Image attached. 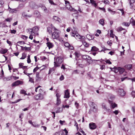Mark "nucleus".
<instances>
[{
	"label": "nucleus",
	"instance_id": "nucleus-37",
	"mask_svg": "<svg viewBox=\"0 0 135 135\" xmlns=\"http://www.w3.org/2000/svg\"><path fill=\"white\" fill-rule=\"evenodd\" d=\"M91 110H92L94 112H96L97 111L96 109L95 108V106H91Z\"/></svg>",
	"mask_w": 135,
	"mask_h": 135
},
{
	"label": "nucleus",
	"instance_id": "nucleus-50",
	"mask_svg": "<svg viewBox=\"0 0 135 135\" xmlns=\"http://www.w3.org/2000/svg\"><path fill=\"white\" fill-rule=\"evenodd\" d=\"M64 45L65 47L68 48L70 46V44L66 42L65 44Z\"/></svg>",
	"mask_w": 135,
	"mask_h": 135
},
{
	"label": "nucleus",
	"instance_id": "nucleus-52",
	"mask_svg": "<svg viewBox=\"0 0 135 135\" xmlns=\"http://www.w3.org/2000/svg\"><path fill=\"white\" fill-rule=\"evenodd\" d=\"M32 15H25V17H26L27 18L28 17V18H30L32 17Z\"/></svg>",
	"mask_w": 135,
	"mask_h": 135
},
{
	"label": "nucleus",
	"instance_id": "nucleus-56",
	"mask_svg": "<svg viewBox=\"0 0 135 135\" xmlns=\"http://www.w3.org/2000/svg\"><path fill=\"white\" fill-rule=\"evenodd\" d=\"M16 30H11V33H12L15 34L16 33Z\"/></svg>",
	"mask_w": 135,
	"mask_h": 135
},
{
	"label": "nucleus",
	"instance_id": "nucleus-55",
	"mask_svg": "<svg viewBox=\"0 0 135 135\" xmlns=\"http://www.w3.org/2000/svg\"><path fill=\"white\" fill-rule=\"evenodd\" d=\"M102 2H103L105 4H109V1L108 0H105L104 1H102Z\"/></svg>",
	"mask_w": 135,
	"mask_h": 135
},
{
	"label": "nucleus",
	"instance_id": "nucleus-9",
	"mask_svg": "<svg viewBox=\"0 0 135 135\" xmlns=\"http://www.w3.org/2000/svg\"><path fill=\"white\" fill-rule=\"evenodd\" d=\"M109 102L110 104V107L111 108L113 109L114 108L117 107V105L115 103L113 102L112 101L110 100H109Z\"/></svg>",
	"mask_w": 135,
	"mask_h": 135
},
{
	"label": "nucleus",
	"instance_id": "nucleus-10",
	"mask_svg": "<svg viewBox=\"0 0 135 135\" xmlns=\"http://www.w3.org/2000/svg\"><path fill=\"white\" fill-rule=\"evenodd\" d=\"M22 84L23 82L22 81H21L19 80H18L12 84V86H16L19 84Z\"/></svg>",
	"mask_w": 135,
	"mask_h": 135
},
{
	"label": "nucleus",
	"instance_id": "nucleus-15",
	"mask_svg": "<svg viewBox=\"0 0 135 135\" xmlns=\"http://www.w3.org/2000/svg\"><path fill=\"white\" fill-rule=\"evenodd\" d=\"M130 4V7L131 8H133V3L135 2V0H129Z\"/></svg>",
	"mask_w": 135,
	"mask_h": 135
},
{
	"label": "nucleus",
	"instance_id": "nucleus-64",
	"mask_svg": "<svg viewBox=\"0 0 135 135\" xmlns=\"http://www.w3.org/2000/svg\"><path fill=\"white\" fill-rule=\"evenodd\" d=\"M113 69H114V71L115 73H117L118 71L119 70L118 69L115 68H114Z\"/></svg>",
	"mask_w": 135,
	"mask_h": 135
},
{
	"label": "nucleus",
	"instance_id": "nucleus-47",
	"mask_svg": "<svg viewBox=\"0 0 135 135\" xmlns=\"http://www.w3.org/2000/svg\"><path fill=\"white\" fill-rule=\"evenodd\" d=\"M29 33L30 34V35L29 36V38L32 40L33 38V36H35V35H32V34H31V33Z\"/></svg>",
	"mask_w": 135,
	"mask_h": 135
},
{
	"label": "nucleus",
	"instance_id": "nucleus-46",
	"mask_svg": "<svg viewBox=\"0 0 135 135\" xmlns=\"http://www.w3.org/2000/svg\"><path fill=\"white\" fill-rule=\"evenodd\" d=\"M61 103V101L60 99H57V102L56 104L57 105H59Z\"/></svg>",
	"mask_w": 135,
	"mask_h": 135
},
{
	"label": "nucleus",
	"instance_id": "nucleus-12",
	"mask_svg": "<svg viewBox=\"0 0 135 135\" xmlns=\"http://www.w3.org/2000/svg\"><path fill=\"white\" fill-rule=\"evenodd\" d=\"M66 7L67 9L70 11L74 12L76 11L74 8H72L69 4H66Z\"/></svg>",
	"mask_w": 135,
	"mask_h": 135
},
{
	"label": "nucleus",
	"instance_id": "nucleus-32",
	"mask_svg": "<svg viewBox=\"0 0 135 135\" xmlns=\"http://www.w3.org/2000/svg\"><path fill=\"white\" fill-rule=\"evenodd\" d=\"M124 71V69L123 68H120L119 69V71L120 74H122Z\"/></svg>",
	"mask_w": 135,
	"mask_h": 135
},
{
	"label": "nucleus",
	"instance_id": "nucleus-8",
	"mask_svg": "<svg viewBox=\"0 0 135 135\" xmlns=\"http://www.w3.org/2000/svg\"><path fill=\"white\" fill-rule=\"evenodd\" d=\"M59 36V33L58 32H54L52 35V37L54 39H57Z\"/></svg>",
	"mask_w": 135,
	"mask_h": 135
},
{
	"label": "nucleus",
	"instance_id": "nucleus-29",
	"mask_svg": "<svg viewBox=\"0 0 135 135\" xmlns=\"http://www.w3.org/2000/svg\"><path fill=\"white\" fill-rule=\"evenodd\" d=\"M130 22L132 26H135V21L134 20L131 18L130 20Z\"/></svg>",
	"mask_w": 135,
	"mask_h": 135
},
{
	"label": "nucleus",
	"instance_id": "nucleus-1",
	"mask_svg": "<svg viewBox=\"0 0 135 135\" xmlns=\"http://www.w3.org/2000/svg\"><path fill=\"white\" fill-rule=\"evenodd\" d=\"M39 29L37 26H36L33 27L32 28H29L26 30V31L27 32L31 33L32 35H38V34L37 32L38 31Z\"/></svg>",
	"mask_w": 135,
	"mask_h": 135
},
{
	"label": "nucleus",
	"instance_id": "nucleus-53",
	"mask_svg": "<svg viewBox=\"0 0 135 135\" xmlns=\"http://www.w3.org/2000/svg\"><path fill=\"white\" fill-rule=\"evenodd\" d=\"M131 95L133 98L135 97V92L133 91L131 93Z\"/></svg>",
	"mask_w": 135,
	"mask_h": 135
},
{
	"label": "nucleus",
	"instance_id": "nucleus-54",
	"mask_svg": "<svg viewBox=\"0 0 135 135\" xmlns=\"http://www.w3.org/2000/svg\"><path fill=\"white\" fill-rule=\"evenodd\" d=\"M113 113L115 114V115H117L119 112V111L118 110H115V111H113Z\"/></svg>",
	"mask_w": 135,
	"mask_h": 135
},
{
	"label": "nucleus",
	"instance_id": "nucleus-27",
	"mask_svg": "<svg viewBox=\"0 0 135 135\" xmlns=\"http://www.w3.org/2000/svg\"><path fill=\"white\" fill-rule=\"evenodd\" d=\"M90 3L92 4V5H93L94 6L96 7L97 6V4L95 2V1L94 0H90Z\"/></svg>",
	"mask_w": 135,
	"mask_h": 135
},
{
	"label": "nucleus",
	"instance_id": "nucleus-33",
	"mask_svg": "<svg viewBox=\"0 0 135 135\" xmlns=\"http://www.w3.org/2000/svg\"><path fill=\"white\" fill-rule=\"evenodd\" d=\"M132 66L131 65L129 64L126 65L125 67L126 69L129 70L131 69Z\"/></svg>",
	"mask_w": 135,
	"mask_h": 135
},
{
	"label": "nucleus",
	"instance_id": "nucleus-62",
	"mask_svg": "<svg viewBox=\"0 0 135 135\" xmlns=\"http://www.w3.org/2000/svg\"><path fill=\"white\" fill-rule=\"evenodd\" d=\"M75 104L76 108H78V106H79V104L76 102L75 103Z\"/></svg>",
	"mask_w": 135,
	"mask_h": 135
},
{
	"label": "nucleus",
	"instance_id": "nucleus-25",
	"mask_svg": "<svg viewBox=\"0 0 135 135\" xmlns=\"http://www.w3.org/2000/svg\"><path fill=\"white\" fill-rule=\"evenodd\" d=\"M39 74L38 72H37L36 73V80L38 81H39L41 79L39 77Z\"/></svg>",
	"mask_w": 135,
	"mask_h": 135
},
{
	"label": "nucleus",
	"instance_id": "nucleus-57",
	"mask_svg": "<svg viewBox=\"0 0 135 135\" xmlns=\"http://www.w3.org/2000/svg\"><path fill=\"white\" fill-rule=\"evenodd\" d=\"M74 55H75V56L78 57H79V53L76 52H75L74 53Z\"/></svg>",
	"mask_w": 135,
	"mask_h": 135
},
{
	"label": "nucleus",
	"instance_id": "nucleus-45",
	"mask_svg": "<svg viewBox=\"0 0 135 135\" xmlns=\"http://www.w3.org/2000/svg\"><path fill=\"white\" fill-rule=\"evenodd\" d=\"M28 77L29 79V81L31 82V83H33V80L32 79V78H31L29 76H28Z\"/></svg>",
	"mask_w": 135,
	"mask_h": 135
},
{
	"label": "nucleus",
	"instance_id": "nucleus-14",
	"mask_svg": "<svg viewBox=\"0 0 135 135\" xmlns=\"http://www.w3.org/2000/svg\"><path fill=\"white\" fill-rule=\"evenodd\" d=\"M90 128L91 129H95L97 127V126L94 123H91L89 124Z\"/></svg>",
	"mask_w": 135,
	"mask_h": 135
},
{
	"label": "nucleus",
	"instance_id": "nucleus-3",
	"mask_svg": "<svg viewBox=\"0 0 135 135\" xmlns=\"http://www.w3.org/2000/svg\"><path fill=\"white\" fill-rule=\"evenodd\" d=\"M38 7L41 8L44 12L45 13H47L49 12V11L44 4L41 3L39 4L38 6Z\"/></svg>",
	"mask_w": 135,
	"mask_h": 135
},
{
	"label": "nucleus",
	"instance_id": "nucleus-36",
	"mask_svg": "<svg viewBox=\"0 0 135 135\" xmlns=\"http://www.w3.org/2000/svg\"><path fill=\"white\" fill-rule=\"evenodd\" d=\"M116 30L117 31H121L122 30H124V29L122 28L121 27H119L117 28H116Z\"/></svg>",
	"mask_w": 135,
	"mask_h": 135
},
{
	"label": "nucleus",
	"instance_id": "nucleus-17",
	"mask_svg": "<svg viewBox=\"0 0 135 135\" xmlns=\"http://www.w3.org/2000/svg\"><path fill=\"white\" fill-rule=\"evenodd\" d=\"M86 37L89 40L93 39L94 38L93 35L90 34L87 35L86 36Z\"/></svg>",
	"mask_w": 135,
	"mask_h": 135
},
{
	"label": "nucleus",
	"instance_id": "nucleus-35",
	"mask_svg": "<svg viewBox=\"0 0 135 135\" xmlns=\"http://www.w3.org/2000/svg\"><path fill=\"white\" fill-rule=\"evenodd\" d=\"M53 19L58 21L59 22L60 21V19L57 17L56 16H54L53 17Z\"/></svg>",
	"mask_w": 135,
	"mask_h": 135
},
{
	"label": "nucleus",
	"instance_id": "nucleus-2",
	"mask_svg": "<svg viewBox=\"0 0 135 135\" xmlns=\"http://www.w3.org/2000/svg\"><path fill=\"white\" fill-rule=\"evenodd\" d=\"M62 59L60 57H57L54 62V66L56 67L60 66V64L62 63Z\"/></svg>",
	"mask_w": 135,
	"mask_h": 135
},
{
	"label": "nucleus",
	"instance_id": "nucleus-31",
	"mask_svg": "<svg viewBox=\"0 0 135 135\" xmlns=\"http://www.w3.org/2000/svg\"><path fill=\"white\" fill-rule=\"evenodd\" d=\"M76 31L75 30L74 31H73V32H72L70 33V35L74 37H75V35H76Z\"/></svg>",
	"mask_w": 135,
	"mask_h": 135
},
{
	"label": "nucleus",
	"instance_id": "nucleus-6",
	"mask_svg": "<svg viewBox=\"0 0 135 135\" xmlns=\"http://www.w3.org/2000/svg\"><path fill=\"white\" fill-rule=\"evenodd\" d=\"M83 59H86L88 62H89L90 61L91 59V58L89 56L87 55H83L82 56Z\"/></svg>",
	"mask_w": 135,
	"mask_h": 135
},
{
	"label": "nucleus",
	"instance_id": "nucleus-19",
	"mask_svg": "<svg viewBox=\"0 0 135 135\" xmlns=\"http://www.w3.org/2000/svg\"><path fill=\"white\" fill-rule=\"evenodd\" d=\"M8 10L9 12L11 13H14L16 12L17 11L16 8L12 9L9 7Z\"/></svg>",
	"mask_w": 135,
	"mask_h": 135
},
{
	"label": "nucleus",
	"instance_id": "nucleus-11",
	"mask_svg": "<svg viewBox=\"0 0 135 135\" xmlns=\"http://www.w3.org/2000/svg\"><path fill=\"white\" fill-rule=\"evenodd\" d=\"M59 132L60 135H68V132L66 128L64 130L60 131Z\"/></svg>",
	"mask_w": 135,
	"mask_h": 135
},
{
	"label": "nucleus",
	"instance_id": "nucleus-58",
	"mask_svg": "<svg viewBox=\"0 0 135 135\" xmlns=\"http://www.w3.org/2000/svg\"><path fill=\"white\" fill-rule=\"evenodd\" d=\"M105 62H106V63H108L109 64H112L111 62H110V60H107Z\"/></svg>",
	"mask_w": 135,
	"mask_h": 135
},
{
	"label": "nucleus",
	"instance_id": "nucleus-44",
	"mask_svg": "<svg viewBox=\"0 0 135 135\" xmlns=\"http://www.w3.org/2000/svg\"><path fill=\"white\" fill-rule=\"evenodd\" d=\"M115 97L114 95H111L109 98V99L111 101L113 100L114 99Z\"/></svg>",
	"mask_w": 135,
	"mask_h": 135
},
{
	"label": "nucleus",
	"instance_id": "nucleus-30",
	"mask_svg": "<svg viewBox=\"0 0 135 135\" xmlns=\"http://www.w3.org/2000/svg\"><path fill=\"white\" fill-rule=\"evenodd\" d=\"M98 49L95 46H93L91 47V50L92 51H97Z\"/></svg>",
	"mask_w": 135,
	"mask_h": 135
},
{
	"label": "nucleus",
	"instance_id": "nucleus-5",
	"mask_svg": "<svg viewBox=\"0 0 135 135\" xmlns=\"http://www.w3.org/2000/svg\"><path fill=\"white\" fill-rule=\"evenodd\" d=\"M118 94L121 96H123L125 95L126 93L123 89L119 88L118 90Z\"/></svg>",
	"mask_w": 135,
	"mask_h": 135
},
{
	"label": "nucleus",
	"instance_id": "nucleus-59",
	"mask_svg": "<svg viewBox=\"0 0 135 135\" xmlns=\"http://www.w3.org/2000/svg\"><path fill=\"white\" fill-rule=\"evenodd\" d=\"M39 68L37 67H36V68H35L33 70V72H35Z\"/></svg>",
	"mask_w": 135,
	"mask_h": 135
},
{
	"label": "nucleus",
	"instance_id": "nucleus-48",
	"mask_svg": "<svg viewBox=\"0 0 135 135\" xmlns=\"http://www.w3.org/2000/svg\"><path fill=\"white\" fill-rule=\"evenodd\" d=\"M108 11L109 12H111V14L113 15H114L115 13V11H113L111 9H108Z\"/></svg>",
	"mask_w": 135,
	"mask_h": 135
},
{
	"label": "nucleus",
	"instance_id": "nucleus-39",
	"mask_svg": "<svg viewBox=\"0 0 135 135\" xmlns=\"http://www.w3.org/2000/svg\"><path fill=\"white\" fill-rule=\"evenodd\" d=\"M21 47H23V50L25 49V50H31V47H23L22 46H21Z\"/></svg>",
	"mask_w": 135,
	"mask_h": 135
},
{
	"label": "nucleus",
	"instance_id": "nucleus-42",
	"mask_svg": "<svg viewBox=\"0 0 135 135\" xmlns=\"http://www.w3.org/2000/svg\"><path fill=\"white\" fill-rule=\"evenodd\" d=\"M31 60L30 59V56L28 55V56L27 62L28 63H30L31 62Z\"/></svg>",
	"mask_w": 135,
	"mask_h": 135
},
{
	"label": "nucleus",
	"instance_id": "nucleus-4",
	"mask_svg": "<svg viewBox=\"0 0 135 135\" xmlns=\"http://www.w3.org/2000/svg\"><path fill=\"white\" fill-rule=\"evenodd\" d=\"M51 27H48L47 28V32L50 34H52V30H53V29L54 30H57V29L52 25H51Z\"/></svg>",
	"mask_w": 135,
	"mask_h": 135
},
{
	"label": "nucleus",
	"instance_id": "nucleus-41",
	"mask_svg": "<svg viewBox=\"0 0 135 135\" xmlns=\"http://www.w3.org/2000/svg\"><path fill=\"white\" fill-rule=\"evenodd\" d=\"M21 93L24 94L25 95H27V94L26 93V91L23 90H22L20 91Z\"/></svg>",
	"mask_w": 135,
	"mask_h": 135
},
{
	"label": "nucleus",
	"instance_id": "nucleus-22",
	"mask_svg": "<svg viewBox=\"0 0 135 135\" xmlns=\"http://www.w3.org/2000/svg\"><path fill=\"white\" fill-rule=\"evenodd\" d=\"M7 51L8 50L7 49H2L0 50V53L2 54H4L7 52Z\"/></svg>",
	"mask_w": 135,
	"mask_h": 135
},
{
	"label": "nucleus",
	"instance_id": "nucleus-28",
	"mask_svg": "<svg viewBox=\"0 0 135 135\" xmlns=\"http://www.w3.org/2000/svg\"><path fill=\"white\" fill-rule=\"evenodd\" d=\"M55 69L54 68L50 69L49 74H50L51 73H53Z\"/></svg>",
	"mask_w": 135,
	"mask_h": 135
},
{
	"label": "nucleus",
	"instance_id": "nucleus-38",
	"mask_svg": "<svg viewBox=\"0 0 135 135\" xmlns=\"http://www.w3.org/2000/svg\"><path fill=\"white\" fill-rule=\"evenodd\" d=\"M122 25L126 26H128L130 25V23L128 22H123Z\"/></svg>",
	"mask_w": 135,
	"mask_h": 135
},
{
	"label": "nucleus",
	"instance_id": "nucleus-26",
	"mask_svg": "<svg viewBox=\"0 0 135 135\" xmlns=\"http://www.w3.org/2000/svg\"><path fill=\"white\" fill-rule=\"evenodd\" d=\"M99 23L102 26H104V20L103 19L100 20L99 21Z\"/></svg>",
	"mask_w": 135,
	"mask_h": 135
},
{
	"label": "nucleus",
	"instance_id": "nucleus-23",
	"mask_svg": "<svg viewBox=\"0 0 135 135\" xmlns=\"http://www.w3.org/2000/svg\"><path fill=\"white\" fill-rule=\"evenodd\" d=\"M23 63H21L19 64V67L23 69H26L27 68V66H24L23 65Z\"/></svg>",
	"mask_w": 135,
	"mask_h": 135
},
{
	"label": "nucleus",
	"instance_id": "nucleus-51",
	"mask_svg": "<svg viewBox=\"0 0 135 135\" xmlns=\"http://www.w3.org/2000/svg\"><path fill=\"white\" fill-rule=\"evenodd\" d=\"M21 37L23 39L26 40L28 38V37L25 35H22Z\"/></svg>",
	"mask_w": 135,
	"mask_h": 135
},
{
	"label": "nucleus",
	"instance_id": "nucleus-18",
	"mask_svg": "<svg viewBox=\"0 0 135 135\" xmlns=\"http://www.w3.org/2000/svg\"><path fill=\"white\" fill-rule=\"evenodd\" d=\"M65 94L64 97V98H68L69 97L70 93L69 92L68 90H66L65 91Z\"/></svg>",
	"mask_w": 135,
	"mask_h": 135
},
{
	"label": "nucleus",
	"instance_id": "nucleus-7",
	"mask_svg": "<svg viewBox=\"0 0 135 135\" xmlns=\"http://www.w3.org/2000/svg\"><path fill=\"white\" fill-rule=\"evenodd\" d=\"M75 37L76 39H80L81 41L82 40H85V37H84L81 36L78 33H76Z\"/></svg>",
	"mask_w": 135,
	"mask_h": 135
},
{
	"label": "nucleus",
	"instance_id": "nucleus-43",
	"mask_svg": "<svg viewBox=\"0 0 135 135\" xmlns=\"http://www.w3.org/2000/svg\"><path fill=\"white\" fill-rule=\"evenodd\" d=\"M12 20V18L9 17L8 18L6 19L5 20V21L7 22H10Z\"/></svg>",
	"mask_w": 135,
	"mask_h": 135
},
{
	"label": "nucleus",
	"instance_id": "nucleus-24",
	"mask_svg": "<svg viewBox=\"0 0 135 135\" xmlns=\"http://www.w3.org/2000/svg\"><path fill=\"white\" fill-rule=\"evenodd\" d=\"M104 86L105 88H106L109 90L113 89H114V87H113L107 85H105Z\"/></svg>",
	"mask_w": 135,
	"mask_h": 135
},
{
	"label": "nucleus",
	"instance_id": "nucleus-61",
	"mask_svg": "<svg viewBox=\"0 0 135 135\" xmlns=\"http://www.w3.org/2000/svg\"><path fill=\"white\" fill-rule=\"evenodd\" d=\"M12 93H8L7 94V97L8 98L10 97Z\"/></svg>",
	"mask_w": 135,
	"mask_h": 135
},
{
	"label": "nucleus",
	"instance_id": "nucleus-49",
	"mask_svg": "<svg viewBox=\"0 0 135 135\" xmlns=\"http://www.w3.org/2000/svg\"><path fill=\"white\" fill-rule=\"evenodd\" d=\"M64 79V77L63 75H61V76L59 78V80L60 81L63 80Z\"/></svg>",
	"mask_w": 135,
	"mask_h": 135
},
{
	"label": "nucleus",
	"instance_id": "nucleus-21",
	"mask_svg": "<svg viewBox=\"0 0 135 135\" xmlns=\"http://www.w3.org/2000/svg\"><path fill=\"white\" fill-rule=\"evenodd\" d=\"M81 41L83 43V44L85 47H88L89 45V44L85 41L84 40H82Z\"/></svg>",
	"mask_w": 135,
	"mask_h": 135
},
{
	"label": "nucleus",
	"instance_id": "nucleus-63",
	"mask_svg": "<svg viewBox=\"0 0 135 135\" xmlns=\"http://www.w3.org/2000/svg\"><path fill=\"white\" fill-rule=\"evenodd\" d=\"M105 65H102L100 67V69L102 70H103L104 69V68H105Z\"/></svg>",
	"mask_w": 135,
	"mask_h": 135
},
{
	"label": "nucleus",
	"instance_id": "nucleus-60",
	"mask_svg": "<svg viewBox=\"0 0 135 135\" xmlns=\"http://www.w3.org/2000/svg\"><path fill=\"white\" fill-rule=\"evenodd\" d=\"M60 95L58 93H57L56 94V96L57 97V99H60Z\"/></svg>",
	"mask_w": 135,
	"mask_h": 135
},
{
	"label": "nucleus",
	"instance_id": "nucleus-13",
	"mask_svg": "<svg viewBox=\"0 0 135 135\" xmlns=\"http://www.w3.org/2000/svg\"><path fill=\"white\" fill-rule=\"evenodd\" d=\"M35 98L36 100H41L43 98V97L42 95L39 94L35 96Z\"/></svg>",
	"mask_w": 135,
	"mask_h": 135
},
{
	"label": "nucleus",
	"instance_id": "nucleus-40",
	"mask_svg": "<svg viewBox=\"0 0 135 135\" xmlns=\"http://www.w3.org/2000/svg\"><path fill=\"white\" fill-rule=\"evenodd\" d=\"M26 57V54L25 53H23L22 54V57L20 58V59H24Z\"/></svg>",
	"mask_w": 135,
	"mask_h": 135
},
{
	"label": "nucleus",
	"instance_id": "nucleus-16",
	"mask_svg": "<svg viewBox=\"0 0 135 135\" xmlns=\"http://www.w3.org/2000/svg\"><path fill=\"white\" fill-rule=\"evenodd\" d=\"M30 6L33 9H36L38 7V6H37L34 3L32 2H31L30 3Z\"/></svg>",
	"mask_w": 135,
	"mask_h": 135
},
{
	"label": "nucleus",
	"instance_id": "nucleus-34",
	"mask_svg": "<svg viewBox=\"0 0 135 135\" xmlns=\"http://www.w3.org/2000/svg\"><path fill=\"white\" fill-rule=\"evenodd\" d=\"M102 107L104 109H105L107 111H108L109 110V109L107 108V107L106 105L104 104H103Z\"/></svg>",
	"mask_w": 135,
	"mask_h": 135
},
{
	"label": "nucleus",
	"instance_id": "nucleus-20",
	"mask_svg": "<svg viewBox=\"0 0 135 135\" xmlns=\"http://www.w3.org/2000/svg\"><path fill=\"white\" fill-rule=\"evenodd\" d=\"M47 46L49 47V49L52 48L53 46V45L52 43L50 42H48L47 43Z\"/></svg>",
	"mask_w": 135,
	"mask_h": 135
}]
</instances>
